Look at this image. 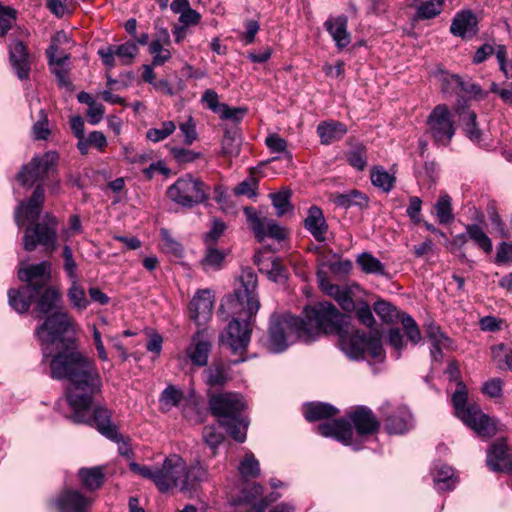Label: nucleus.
Masks as SVG:
<instances>
[{
    "label": "nucleus",
    "mask_w": 512,
    "mask_h": 512,
    "mask_svg": "<svg viewBox=\"0 0 512 512\" xmlns=\"http://www.w3.org/2000/svg\"><path fill=\"white\" fill-rule=\"evenodd\" d=\"M15 10L0 6V35L4 36L15 21Z\"/></svg>",
    "instance_id": "59"
},
{
    "label": "nucleus",
    "mask_w": 512,
    "mask_h": 512,
    "mask_svg": "<svg viewBox=\"0 0 512 512\" xmlns=\"http://www.w3.org/2000/svg\"><path fill=\"white\" fill-rule=\"evenodd\" d=\"M130 469L143 478L151 480L162 493L174 489L183 493L195 491L210 478L207 467L201 461L195 460L188 466L186 461L176 454L168 456L161 467L132 462Z\"/></svg>",
    "instance_id": "4"
},
{
    "label": "nucleus",
    "mask_w": 512,
    "mask_h": 512,
    "mask_svg": "<svg viewBox=\"0 0 512 512\" xmlns=\"http://www.w3.org/2000/svg\"><path fill=\"white\" fill-rule=\"evenodd\" d=\"M435 213L440 224H448L453 221L454 215L451 197L448 194L440 195L434 205Z\"/></svg>",
    "instance_id": "45"
},
{
    "label": "nucleus",
    "mask_w": 512,
    "mask_h": 512,
    "mask_svg": "<svg viewBox=\"0 0 512 512\" xmlns=\"http://www.w3.org/2000/svg\"><path fill=\"white\" fill-rule=\"evenodd\" d=\"M450 32L462 39H471L478 32V20L471 10L457 12L452 20Z\"/></svg>",
    "instance_id": "21"
},
{
    "label": "nucleus",
    "mask_w": 512,
    "mask_h": 512,
    "mask_svg": "<svg viewBox=\"0 0 512 512\" xmlns=\"http://www.w3.org/2000/svg\"><path fill=\"white\" fill-rule=\"evenodd\" d=\"M50 369L53 379L70 381L66 390L67 401L74 411L70 419L73 422H83L79 410L92 405L94 396L102 388V379L94 361L71 347L51 359Z\"/></svg>",
    "instance_id": "1"
},
{
    "label": "nucleus",
    "mask_w": 512,
    "mask_h": 512,
    "mask_svg": "<svg viewBox=\"0 0 512 512\" xmlns=\"http://www.w3.org/2000/svg\"><path fill=\"white\" fill-rule=\"evenodd\" d=\"M317 133L321 143L329 145L344 137L347 133V127L345 124L338 121H323L319 123Z\"/></svg>",
    "instance_id": "31"
},
{
    "label": "nucleus",
    "mask_w": 512,
    "mask_h": 512,
    "mask_svg": "<svg viewBox=\"0 0 512 512\" xmlns=\"http://www.w3.org/2000/svg\"><path fill=\"white\" fill-rule=\"evenodd\" d=\"M68 42V37L64 32H59L53 39L52 44L46 50L49 65L53 66L52 72L55 74L58 84L61 87H70L71 82L68 76V70L64 68L66 62L70 59V55L60 53L58 55V46L56 43Z\"/></svg>",
    "instance_id": "15"
},
{
    "label": "nucleus",
    "mask_w": 512,
    "mask_h": 512,
    "mask_svg": "<svg viewBox=\"0 0 512 512\" xmlns=\"http://www.w3.org/2000/svg\"><path fill=\"white\" fill-rule=\"evenodd\" d=\"M347 24L348 19L345 15L330 17L324 23L326 30L339 49L347 47L351 42L350 34L347 31Z\"/></svg>",
    "instance_id": "26"
},
{
    "label": "nucleus",
    "mask_w": 512,
    "mask_h": 512,
    "mask_svg": "<svg viewBox=\"0 0 512 512\" xmlns=\"http://www.w3.org/2000/svg\"><path fill=\"white\" fill-rule=\"evenodd\" d=\"M339 320L337 330L333 332H321L322 334H337L340 337L341 349L351 359L359 360L364 357L365 351L376 360H383L384 350L379 331L375 330L366 334L364 331L355 330L351 333L343 329L344 316L338 311Z\"/></svg>",
    "instance_id": "8"
},
{
    "label": "nucleus",
    "mask_w": 512,
    "mask_h": 512,
    "mask_svg": "<svg viewBox=\"0 0 512 512\" xmlns=\"http://www.w3.org/2000/svg\"><path fill=\"white\" fill-rule=\"evenodd\" d=\"M333 202L337 206L347 209L353 205H367L368 199L364 194L354 189L345 193H335L333 196Z\"/></svg>",
    "instance_id": "38"
},
{
    "label": "nucleus",
    "mask_w": 512,
    "mask_h": 512,
    "mask_svg": "<svg viewBox=\"0 0 512 512\" xmlns=\"http://www.w3.org/2000/svg\"><path fill=\"white\" fill-rule=\"evenodd\" d=\"M78 476L83 487L91 491L100 488L104 483V473L101 467L81 468Z\"/></svg>",
    "instance_id": "35"
},
{
    "label": "nucleus",
    "mask_w": 512,
    "mask_h": 512,
    "mask_svg": "<svg viewBox=\"0 0 512 512\" xmlns=\"http://www.w3.org/2000/svg\"><path fill=\"white\" fill-rule=\"evenodd\" d=\"M36 296L30 290H26L25 287L21 286L19 289H10L8 291V302L18 313H26Z\"/></svg>",
    "instance_id": "34"
},
{
    "label": "nucleus",
    "mask_w": 512,
    "mask_h": 512,
    "mask_svg": "<svg viewBox=\"0 0 512 512\" xmlns=\"http://www.w3.org/2000/svg\"><path fill=\"white\" fill-rule=\"evenodd\" d=\"M466 232L469 238L485 253L492 251V241L480 226L469 224L466 226Z\"/></svg>",
    "instance_id": "44"
},
{
    "label": "nucleus",
    "mask_w": 512,
    "mask_h": 512,
    "mask_svg": "<svg viewBox=\"0 0 512 512\" xmlns=\"http://www.w3.org/2000/svg\"><path fill=\"white\" fill-rule=\"evenodd\" d=\"M238 471L242 478H256L260 475V465L252 452L245 454L240 461Z\"/></svg>",
    "instance_id": "47"
},
{
    "label": "nucleus",
    "mask_w": 512,
    "mask_h": 512,
    "mask_svg": "<svg viewBox=\"0 0 512 512\" xmlns=\"http://www.w3.org/2000/svg\"><path fill=\"white\" fill-rule=\"evenodd\" d=\"M447 84L455 91H461L466 94L478 96L482 93L481 87L471 81H465L458 75H451L444 79V85Z\"/></svg>",
    "instance_id": "43"
},
{
    "label": "nucleus",
    "mask_w": 512,
    "mask_h": 512,
    "mask_svg": "<svg viewBox=\"0 0 512 512\" xmlns=\"http://www.w3.org/2000/svg\"><path fill=\"white\" fill-rule=\"evenodd\" d=\"M486 462L494 472L512 471V456L508 452V445L504 439H498L490 446Z\"/></svg>",
    "instance_id": "18"
},
{
    "label": "nucleus",
    "mask_w": 512,
    "mask_h": 512,
    "mask_svg": "<svg viewBox=\"0 0 512 512\" xmlns=\"http://www.w3.org/2000/svg\"><path fill=\"white\" fill-rule=\"evenodd\" d=\"M224 261L225 254L223 251L215 247H209L201 259L200 265L205 272L217 271L223 267Z\"/></svg>",
    "instance_id": "41"
},
{
    "label": "nucleus",
    "mask_w": 512,
    "mask_h": 512,
    "mask_svg": "<svg viewBox=\"0 0 512 512\" xmlns=\"http://www.w3.org/2000/svg\"><path fill=\"white\" fill-rule=\"evenodd\" d=\"M348 163L359 171L364 170L367 165V157L364 149L351 151L347 156Z\"/></svg>",
    "instance_id": "62"
},
{
    "label": "nucleus",
    "mask_w": 512,
    "mask_h": 512,
    "mask_svg": "<svg viewBox=\"0 0 512 512\" xmlns=\"http://www.w3.org/2000/svg\"><path fill=\"white\" fill-rule=\"evenodd\" d=\"M263 488L261 485L253 483L249 488L243 491V497L240 499V503L251 505L250 512H263L267 509L271 501H276L279 494L275 493V498L268 500L262 497Z\"/></svg>",
    "instance_id": "30"
},
{
    "label": "nucleus",
    "mask_w": 512,
    "mask_h": 512,
    "mask_svg": "<svg viewBox=\"0 0 512 512\" xmlns=\"http://www.w3.org/2000/svg\"><path fill=\"white\" fill-rule=\"evenodd\" d=\"M290 191H280L278 193L272 194V204L276 209L277 216L281 217L293 210V207L290 204Z\"/></svg>",
    "instance_id": "51"
},
{
    "label": "nucleus",
    "mask_w": 512,
    "mask_h": 512,
    "mask_svg": "<svg viewBox=\"0 0 512 512\" xmlns=\"http://www.w3.org/2000/svg\"><path fill=\"white\" fill-rule=\"evenodd\" d=\"M162 240L164 242L163 247L166 252L172 253L175 256H180L182 254V246L179 242L173 239L169 232L165 229L161 231Z\"/></svg>",
    "instance_id": "64"
},
{
    "label": "nucleus",
    "mask_w": 512,
    "mask_h": 512,
    "mask_svg": "<svg viewBox=\"0 0 512 512\" xmlns=\"http://www.w3.org/2000/svg\"><path fill=\"white\" fill-rule=\"evenodd\" d=\"M90 407L91 405L88 408L79 410V413L82 415V418L84 419L82 423H88L91 426H95L102 435H104L105 437L112 441L119 443L121 440V436L118 433L117 427L111 422L110 412L105 408L98 407L94 410L93 417L87 418L85 416V411L88 410ZM76 423L80 424L81 422Z\"/></svg>",
    "instance_id": "17"
},
{
    "label": "nucleus",
    "mask_w": 512,
    "mask_h": 512,
    "mask_svg": "<svg viewBox=\"0 0 512 512\" xmlns=\"http://www.w3.org/2000/svg\"><path fill=\"white\" fill-rule=\"evenodd\" d=\"M305 228L312 234L315 240L323 242L326 239L328 225L324 218L322 210L317 206H311L308 216L305 219Z\"/></svg>",
    "instance_id": "29"
},
{
    "label": "nucleus",
    "mask_w": 512,
    "mask_h": 512,
    "mask_svg": "<svg viewBox=\"0 0 512 512\" xmlns=\"http://www.w3.org/2000/svg\"><path fill=\"white\" fill-rule=\"evenodd\" d=\"M166 194L172 202L185 208H192L209 199V188L199 178L187 174L169 186Z\"/></svg>",
    "instance_id": "9"
},
{
    "label": "nucleus",
    "mask_w": 512,
    "mask_h": 512,
    "mask_svg": "<svg viewBox=\"0 0 512 512\" xmlns=\"http://www.w3.org/2000/svg\"><path fill=\"white\" fill-rule=\"evenodd\" d=\"M57 219L51 214H45L43 218L25 229L23 245L26 251H34L40 245L48 252H53L57 241Z\"/></svg>",
    "instance_id": "10"
},
{
    "label": "nucleus",
    "mask_w": 512,
    "mask_h": 512,
    "mask_svg": "<svg viewBox=\"0 0 512 512\" xmlns=\"http://www.w3.org/2000/svg\"><path fill=\"white\" fill-rule=\"evenodd\" d=\"M205 383L211 388L223 387L230 379L229 367L222 362H213L205 371Z\"/></svg>",
    "instance_id": "32"
},
{
    "label": "nucleus",
    "mask_w": 512,
    "mask_h": 512,
    "mask_svg": "<svg viewBox=\"0 0 512 512\" xmlns=\"http://www.w3.org/2000/svg\"><path fill=\"white\" fill-rule=\"evenodd\" d=\"M183 399V392L174 386H168L161 394L160 402L165 410L178 406Z\"/></svg>",
    "instance_id": "50"
},
{
    "label": "nucleus",
    "mask_w": 512,
    "mask_h": 512,
    "mask_svg": "<svg viewBox=\"0 0 512 512\" xmlns=\"http://www.w3.org/2000/svg\"><path fill=\"white\" fill-rule=\"evenodd\" d=\"M76 331V322L68 311L63 308L49 314L45 321L36 329V335L42 344L61 342L63 336Z\"/></svg>",
    "instance_id": "11"
},
{
    "label": "nucleus",
    "mask_w": 512,
    "mask_h": 512,
    "mask_svg": "<svg viewBox=\"0 0 512 512\" xmlns=\"http://www.w3.org/2000/svg\"><path fill=\"white\" fill-rule=\"evenodd\" d=\"M339 413V410L328 403L312 402L304 406V416L309 422L331 418Z\"/></svg>",
    "instance_id": "33"
},
{
    "label": "nucleus",
    "mask_w": 512,
    "mask_h": 512,
    "mask_svg": "<svg viewBox=\"0 0 512 512\" xmlns=\"http://www.w3.org/2000/svg\"><path fill=\"white\" fill-rule=\"evenodd\" d=\"M476 118L477 116L474 111L468 110L464 112V130L467 137L474 142L479 141L481 138V131L477 128Z\"/></svg>",
    "instance_id": "56"
},
{
    "label": "nucleus",
    "mask_w": 512,
    "mask_h": 512,
    "mask_svg": "<svg viewBox=\"0 0 512 512\" xmlns=\"http://www.w3.org/2000/svg\"><path fill=\"white\" fill-rule=\"evenodd\" d=\"M401 323L403 325L407 338L413 343L417 344L421 341V332L415 320L408 314L401 316Z\"/></svg>",
    "instance_id": "55"
},
{
    "label": "nucleus",
    "mask_w": 512,
    "mask_h": 512,
    "mask_svg": "<svg viewBox=\"0 0 512 512\" xmlns=\"http://www.w3.org/2000/svg\"><path fill=\"white\" fill-rule=\"evenodd\" d=\"M265 144L271 152L282 153L287 161H292V154L287 150V141L278 134L269 135L265 140Z\"/></svg>",
    "instance_id": "53"
},
{
    "label": "nucleus",
    "mask_w": 512,
    "mask_h": 512,
    "mask_svg": "<svg viewBox=\"0 0 512 512\" xmlns=\"http://www.w3.org/2000/svg\"><path fill=\"white\" fill-rule=\"evenodd\" d=\"M171 153L178 163L193 162L200 157V153L184 148H172Z\"/></svg>",
    "instance_id": "63"
},
{
    "label": "nucleus",
    "mask_w": 512,
    "mask_h": 512,
    "mask_svg": "<svg viewBox=\"0 0 512 512\" xmlns=\"http://www.w3.org/2000/svg\"><path fill=\"white\" fill-rule=\"evenodd\" d=\"M18 278L24 282L26 290L38 295L43 289L49 287L51 280V262L43 261L38 264L20 263Z\"/></svg>",
    "instance_id": "13"
},
{
    "label": "nucleus",
    "mask_w": 512,
    "mask_h": 512,
    "mask_svg": "<svg viewBox=\"0 0 512 512\" xmlns=\"http://www.w3.org/2000/svg\"><path fill=\"white\" fill-rule=\"evenodd\" d=\"M444 0H428L421 3L417 8L419 19H432L442 11Z\"/></svg>",
    "instance_id": "49"
},
{
    "label": "nucleus",
    "mask_w": 512,
    "mask_h": 512,
    "mask_svg": "<svg viewBox=\"0 0 512 512\" xmlns=\"http://www.w3.org/2000/svg\"><path fill=\"white\" fill-rule=\"evenodd\" d=\"M446 373L449 380L456 381V390L452 395V404L455 409L456 416L463 421L465 425L471 428L479 437L489 439L493 437L496 432L495 422L476 404H468V392L465 384L459 380L460 370L456 361H451L448 364Z\"/></svg>",
    "instance_id": "6"
},
{
    "label": "nucleus",
    "mask_w": 512,
    "mask_h": 512,
    "mask_svg": "<svg viewBox=\"0 0 512 512\" xmlns=\"http://www.w3.org/2000/svg\"><path fill=\"white\" fill-rule=\"evenodd\" d=\"M63 258H64V269L67 273V276L69 279H74L77 276L76 269L77 265L73 258V252L72 249L65 245L63 247Z\"/></svg>",
    "instance_id": "61"
},
{
    "label": "nucleus",
    "mask_w": 512,
    "mask_h": 512,
    "mask_svg": "<svg viewBox=\"0 0 512 512\" xmlns=\"http://www.w3.org/2000/svg\"><path fill=\"white\" fill-rule=\"evenodd\" d=\"M427 124L436 145L447 146L451 142L455 134V123L446 105H437L428 116Z\"/></svg>",
    "instance_id": "12"
},
{
    "label": "nucleus",
    "mask_w": 512,
    "mask_h": 512,
    "mask_svg": "<svg viewBox=\"0 0 512 512\" xmlns=\"http://www.w3.org/2000/svg\"><path fill=\"white\" fill-rule=\"evenodd\" d=\"M433 479L439 490H451L457 482L453 469L444 464L435 467Z\"/></svg>",
    "instance_id": "36"
},
{
    "label": "nucleus",
    "mask_w": 512,
    "mask_h": 512,
    "mask_svg": "<svg viewBox=\"0 0 512 512\" xmlns=\"http://www.w3.org/2000/svg\"><path fill=\"white\" fill-rule=\"evenodd\" d=\"M71 285L67 291V297L73 308L80 311L85 310L89 305L84 288L80 285L78 277L70 279Z\"/></svg>",
    "instance_id": "39"
},
{
    "label": "nucleus",
    "mask_w": 512,
    "mask_h": 512,
    "mask_svg": "<svg viewBox=\"0 0 512 512\" xmlns=\"http://www.w3.org/2000/svg\"><path fill=\"white\" fill-rule=\"evenodd\" d=\"M247 112L246 108H231L227 104L221 105L219 115L222 119L232 120L233 122H240Z\"/></svg>",
    "instance_id": "60"
},
{
    "label": "nucleus",
    "mask_w": 512,
    "mask_h": 512,
    "mask_svg": "<svg viewBox=\"0 0 512 512\" xmlns=\"http://www.w3.org/2000/svg\"><path fill=\"white\" fill-rule=\"evenodd\" d=\"M61 299L62 296L55 287L50 286L43 289L35 298V312L39 314L36 317L48 315L59 310L58 304L61 302Z\"/></svg>",
    "instance_id": "28"
},
{
    "label": "nucleus",
    "mask_w": 512,
    "mask_h": 512,
    "mask_svg": "<svg viewBox=\"0 0 512 512\" xmlns=\"http://www.w3.org/2000/svg\"><path fill=\"white\" fill-rule=\"evenodd\" d=\"M209 408L227 433L237 442H244L248 421L243 415L246 403L242 395L225 392L209 397Z\"/></svg>",
    "instance_id": "7"
},
{
    "label": "nucleus",
    "mask_w": 512,
    "mask_h": 512,
    "mask_svg": "<svg viewBox=\"0 0 512 512\" xmlns=\"http://www.w3.org/2000/svg\"><path fill=\"white\" fill-rule=\"evenodd\" d=\"M317 277L320 288L326 294L333 297L343 310L348 312L354 310L355 304L349 288L330 283L324 273L319 272Z\"/></svg>",
    "instance_id": "23"
},
{
    "label": "nucleus",
    "mask_w": 512,
    "mask_h": 512,
    "mask_svg": "<svg viewBox=\"0 0 512 512\" xmlns=\"http://www.w3.org/2000/svg\"><path fill=\"white\" fill-rule=\"evenodd\" d=\"M244 214L247 218L248 225L253 231L258 241H263L266 237L276 240L285 238V231L274 220L261 217L253 207H245Z\"/></svg>",
    "instance_id": "14"
},
{
    "label": "nucleus",
    "mask_w": 512,
    "mask_h": 512,
    "mask_svg": "<svg viewBox=\"0 0 512 512\" xmlns=\"http://www.w3.org/2000/svg\"><path fill=\"white\" fill-rule=\"evenodd\" d=\"M33 134L35 139L38 140H45L50 134V130L48 128L47 114L43 109L39 111V119L33 125Z\"/></svg>",
    "instance_id": "57"
},
{
    "label": "nucleus",
    "mask_w": 512,
    "mask_h": 512,
    "mask_svg": "<svg viewBox=\"0 0 512 512\" xmlns=\"http://www.w3.org/2000/svg\"><path fill=\"white\" fill-rule=\"evenodd\" d=\"M54 503L60 512H87L92 500L77 490L65 489Z\"/></svg>",
    "instance_id": "19"
},
{
    "label": "nucleus",
    "mask_w": 512,
    "mask_h": 512,
    "mask_svg": "<svg viewBox=\"0 0 512 512\" xmlns=\"http://www.w3.org/2000/svg\"><path fill=\"white\" fill-rule=\"evenodd\" d=\"M491 358L500 370H512V348L503 343L491 347Z\"/></svg>",
    "instance_id": "37"
},
{
    "label": "nucleus",
    "mask_w": 512,
    "mask_h": 512,
    "mask_svg": "<svg viewBox=\"0 0 512 512\" xmlns=\"http://www.w3.org/2000/svg\"><path fill=\"white\" fill-rule=\"evenodd\" d=\"M59 155L54 151L34 156L30 162L23 165L16 178L25 188L37 184L28 201H21L15 211V222L21 227L25 220L36 222L41 214L45 200V190L42 182L57 170Z\"/></svg>",
    "instance_id": "5"
},
{
    "label": "nucleus",
    "mask_w": 512,
    "mask_h": 512,
    "mask_svg": "<svg viewBox=\"0 0 512 512\" xmlns=\"http://www.w3.org/2000/svg\"><path fill=\"white\" fill-rule=\"evenodd\" d=\"M357 263L367 274H385V267L379 259L372 254L364 252L357 257Z\"/></svg>",
    "instance_id": "46"
},
{
    "label": "nucleus",
    "mask_w": 512,
    "mask_h": 512,
    "mask_svg": "<svg viewBox=\"0 0 512 512\" xmlns=\"http://www.w3.org/2000/svg\"><path fill=\"white\" fill-rule=\"evenodd\" d=\"M317 431L324 437H332L345 445H350L353 438V429L349 421L337 419L323 422L317 426Z\"/></svg>",
    "instance_id": "22"
},
{
    "label": "nucleus",
    "mask_w": 512,
    "mask_h": 512,
    "mask_svg": "<svg viewBox=\"0 0 512 512\" xmlns=\"http://www.w3.org/2000/svg\"><path fill=\"white\" fill-rule=\"evenodd\" d=\"M113 51L122 64H130L138 53V47L134 42L128 41L118 46L114 45Z\"/></svg>",
    "instance_id": "54"
},
{
    "label": "nucleus",
    "mask_w": 512,
    "mask_h": 512,
    "mask_svg": "<svg viewBox=\"0 0 512 512\" xmlns=\"http://www.w3.org/2000/svg\"><path fill=\"white\" fill-rule=\"evenodd\" d=\"M10 62L19 79H27L30 72V63L28 60V51L25 44L21 41H14L9 48Z\"/></svg>",
    "instance_id": "25"
},
{
    "label": "nucleus",
    "mask_w": 512,
    "mask_h": 512,
    "mask_svg": "<svg viewBox=\"0 0 512 512\" xmlns=\"http://www.w3.org/2000/svg\"><path fill=\"white\" fill-rule=\"evenodd\" d=\"M239 281L240 286L222 305L227 306L233 315L227 327V344L235 354L247 349L252 333L250 321L260 308L255 272L252 269L243 270Z\"/></svg>",
    "instance_id": "3"
},
{
    "label": "nucleus",
    "mask_w": 512,
    "mask_h": 512,
    "mask_svg": "<svg viewBox=\"0 0 512 512\" xmlns=\"http://www.w3.org/2000/svg\"><path fill=\"white\" fill-rule=\"evenodd\" d=\"M303 315L301 318L285 314L271 319L267 342L270 351L280 353L297 340L309 343L315 341L321 332L337 330L339 315L332 303L320 302L306 307Z\"/></svg>",
    "instance_id": "2"
},
{
    "label": "nucleus",
    "mask_w": 512,
    "mask_h": 512,
    "mask_svg": "<svg viewBox=\"0 0 512 512\" xmlns=\"http://www.w3.org/2000/svg\"><path fill=\"white\" fill-rule=\"evenodd\" d=\"M176 130V125L173 121H165L160 128H150L146 132V137L152 142H160L169 137Z\"/></svg>",
    "instance_id": "52"
},
{
    "label": "nucleus",
    "mask_w": 512,
    "mask_h": 512,
    "mask_svg": "<svg viewBox=\"0 0 512 512\" xmlns=\"http://www.w3.org/2000/svg\"><path fill=\"white\" fill-rule=\"evenodd\" d=\"M357 434L360 436L371 435L375 433L380 426L379 421L373 412L366 407H359L349 414Z\"/></svg>",
    "instance_id": "24"
},
{
    "label": "nucleus",
    "mask_w": 512,
    "mask_h": 512,
    "mask_svg": "<svg viewBox=\"0 0 512 512\" xmlns=\"http://www.w3.org/2000/svg\"><path fill=\"white\" fill-rule=\"evenodd\" d=\"M370 179L372 184L384 192L393 189L396 178L381 166H375L371 169Z\"/></svg>",
    "instance_id": "40"
},
{
    "label": "nucleus",
    "mask_w": 512,
    "mask_h": 512,
    "mask_svg": "<svg viewBox=\"0 0 512 512\" xmlns=\"http://www.w3.org/2000/svg\"><path fill=\"white\" fill-rule=\"evenodd\" d=\"M212 349L211 339L205 334V331H198L191 340V344L186 349V354L193 365L204 367L208 363L209 354Z\"/></svg>",
    "instance_id": "20"
},
{
    "label": "nucleus",
    "mask_w": 512,
    "mask_h": 512,
    "mask_svg": "<svg viewBox=\"0 0 512 512\" xmlns=\"http://www.w3.org/2000/svg\"><path fill=\"white\" fill-rule=\"evenodd\" d=\"M214 295L209 289L199 290L189 304L190 318L198 325H204L211 318Z\"/></svg>",
    "instance_id": "16"
},
{
    "label": "nucleus",
    "mask_w": 512,
    "mask_h": 512,
    "mask_svg": "<svg viewBox=\"0 0 512 512\" xmlns=\"http://www.w3.org/2000/svg\"><path fill=\"white\" fill-rule=\"evenodd\" d=\"M240 151V143L237 141L235 134L227 131L222 140V153L225 156H236Z\"/></svg>",
    "instance_id": "58"
},
{
    "label": "nucleus",
    "mask_w": 512,
    "mask_h": 512,
    "mask_svg": "<svg viewBox=\"0 0 512 512\" xmlns=\"http://www.w3.org/2000/svg\"><path fill=\"white\" fill-rule=\"evenodd\" d=\"M412 415L407 407L401 406L387 415L385 427L390 434H403L412 427Z\"/></svg>",
    "instance_id": "27"
},
{
    "label": "nucleus",
    "mask_w": 512,
    "mask_h": 512,
    "mask_svg": "<svg viewBox=\"0 0 512 512\" xmlns=\"http://www.w3.org/2000/svg\"><path fill=\"white\" fill-rule=\"evenodd\" d=\"M224 438L215 425H206L202 430V440L210 448L213 456L216 455L218 446L222 444Z\"/></svg>",
    "instance_id": "48"
},
{
    "label": "nucleus",
    "mask_w": 512,
    "mask_h": 512,
    "mask_svg": "<svg viewBox=\"0 0 512 512\" xmlns=\"http://www.w3.org/2000/svg\"><path fill=\"white\" fill-rule=\"evenodd\" d=\"M374 311L375 313L386 323L392 324L401 321V316L405 314L404 312H400L395 306L391 303L379 300L374 303Z\"/></svg>",
    "instance_id": "42"
}]
</instances>
